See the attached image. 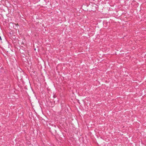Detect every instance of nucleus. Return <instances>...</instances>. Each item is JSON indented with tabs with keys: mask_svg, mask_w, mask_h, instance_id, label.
I'll use <instances>...</instances> for the list:
<instances>
[{
	"mask_svg": "<svg viewBox=\"0 0 146 146\" xmlns=\"http://www.w3.org/2000/svg\"><path fill=\"white\" fill-rule=\"evenodd\" d=\"M58 87V88H60V86L59 85H58L57 86Z\"/></svg>",
	"mask_w": 146,
	"mask_h": 146,
	"instance_id": "1",
	"label": "nucleus"
},
{
	"mask_svg": "<svg viewBox=\"0 0 146 146\" xmlns=\"http://www.w3.org/2000/svg\"><path fill=\"white\" fill-rule=\"evenodd\" d=\"M53 97L55 98L56 97V96L55 95H54V96H53Z\"/></svg>",
	"mask_w": 146,
	"mask_h": 146,
	"instance_id": "2",
	"label": "nucleus"
},
{
	"mask_svg": "<svg viewBox=\"0 0 146 146\" xmlns=\"http://www.w3.org/2000/svg\"><path fill=\"white\" fill-rule=\"evenodd\" d=\"M0 38L1 40V37H0Z\"/></svg>",
	"mask_w": 146,
	"mask_h": 146,
	"instance_id": "3",
	"label": "nucleus"
}]
</instances>
